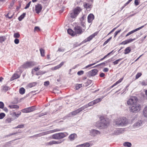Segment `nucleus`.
Returning <instances> with one entry per match:
<instances>
[{
    "mask_svg": "<svg viewBox=\"0 0 147 147\" xmlns=\"http://www.w3.org/2000/svg\"><path fill=\"white\" fill-rule=\"evenodd\" d=\"M100 121L96 123V125L98 127H106L108 126L109 123V119L107 118H104L103 117H100Z\"/></svg>",
    "mask_w": 147,
    "mask_h": 147,
    "instance_id": "obj_1",
    "label": "nucleus"
},
{
    "mask_svg": "<svg viewBox=\"0 0 147 147\" xmlns=\"http://www.w3.org/2000/svg\"><path fill=\"white\" fill-rule=\"evenodd\" d=\"M113 123L117 126H123L127 124V121L126 118L121 117L114 120Z\"/></svg>",
    "mask_w": 147,
    "mask_h": 147,
    "instance_id": "obj_2",
    "label": "nucleus"
},
{
    "mask_svg": "<svg viewBox=\"0 0 147 147\" xmlns=\"http://www.w3.org/2000/svg\"><path fill=\"white\" fill-rule=\"evenodd\" d=\"M68 134L66 132L56 133L52 135L53 139L59 140L63 138L68 136Z\"/></svg>",
    "mask_w": 147,
    "mask_h": 147,
    "instance_id": "obj_3",
    "label": "nucleus"
},
{
    "mask_svg": "<svg viewBox=\"0 0 147 147\" xmlns=\"http://www.w3.org/2000/svg\"><path fill=\"white\" fill-rule=\"evenodd\" d=\"M141 106L138 104H136L129 108L130 111L134 113L139 112L141 110Z\"/></svg>",
    "mask_w": 147,
    "mask_h": 147,
    "instance_id": "obj_4",
    "label": "nucleus"
},
{
    "mask_svg": "<svg viewBox=\"0 0 147 147\" xmlns=\"http://www.w3.org/2000/svg\"><path fill=\"white\" fill-rule=\"evenodd\" d=\"M61 130L60 129H54L53 130H50L47 131H46L45 132H43L38 134H37L36 135H35L34 136L36 137H40L42 136H43L45 135H47L49 134H51L53 133H54L56 132L60 131H61Z\"/></svg>",
    "mask_w": 147,
    "mask_h": 147,
    "instance_id": "obj_5",
    "label": "nucleus"
},
{
    "mask_svg": "<svg viewBox=\"0 0 147 147\" xmlns=\"http://www.w3.org/2000/svg\"><path fill=\"white\" fill-rule=\"evenodd\" d=\"M36 62L34 61H27L23 64L22 67L24 68H26L32 67L36 65Z\"/></svg>",
    "mask_w": 147,
    "mask_h": 147,
    "instance_id": "obj_6",
    "label": "nucleus"
},
{
    "mask_svg": "<svg viewBox=\"0 0 147 147\" xmlns=\"http://www.w3.org/2000/svg\"><path fill=\"white\" fill-rule=\"evenodd\" d=\"M137 101V98L136 97H132L128 100L127 101V103L128 105L133 106L136 104V103Z\"/></svg>",
    "mask_w": 147,
    "mask_h": 147,
    "instance_id": "obj_7",
    "label": "nucleus"
},
{
    "mask_svg": "<svg viewBox=\"0 0 147 147\" xmlns=\"http://www.w3.org/2000/svg\"><path fill=\"white\" fill-rule=\"evenodd\" d=\"M74 30L76 34H81L84 31L85 28L84 27V28L82 29L80 26H77L74 27Z\"/></svg>",
    "mask_w": 147,
    "mask_h": 147,
    "instance_id": "obj_8",
    "label": "nucleus"
},
{
    "mask_svg": "<svg viewBox=\"0 0 147 147\" xmlns=\"http://www.w3.org/2000/svg\"><path fill=\"white\" fill-rule=\"evenodd\" d=\"M35 106H33L23 109L22 110V111L23 113H29L35 110Z\"/></svg>",
    "mask_w": 147,
    "mask_h": 147,
    "instance_id": "obj_9",
    "label": "nucleus"
},
{
    "mask_svg": "<svg viewBox=\"0 0 147 147\" xmlns=\"http://www.w3.org/2000/svg\"><path fill=\"white\" fill-rule=\"evenodd\" d=\"M84 110V108L82 107L76 110L71 112L69 114L70 116H75L77 115V114L79 113L80 112Z\"/></svg>",
    "mask_w": 147,
    "mask_h": 147,
    "instance_id": "obj_10",
    "label": "nucleus"
},
{
    "mask_svg": "<svg viewBox=\"0 0 147 147\" xmlns=\"http://www.w3.org/2000/svg\"><path fill=\"white\" fill-rule=\"evenodd\" d=\"M98 72V70L96 69H94L88 72V75L90 76H94L96 75Z\"/></svg>",
    "mask_w": 147,
    "mask_h": 147,
    "instance_id": "obj_11",
    "label": "nucleus"
},
{
    "mask_svg": "<svg viewBox=\"0 0 147 147\" xmlns=\"http://www.w3.org/2000/svg\"><path fill=\"white\" fill-rule=\"evenodd\" d=\"M123 130L122 128L116 129L114 131L113 134L115 135H118L123 133Z\"/></svg>",
    "mask_w": 147,
    "mask_h": 147,
    "instance_id": "obj_12",
    "label": "nucleus"
},
{
    "mask_svg": "<svg viewBox=\"0 0 147 147\" xmlns=\"http://www.w3.org/2000/svg\"><path fill=\"white\" fill-rule=\"evenodd\" d=\"M100 133L99 131L95 129H92L90 131V134L91 136H95L100 134Z\"/></svg>",
    "mask_w": 147,
    "mask_h": 147,
    "instance_id": "obj_13",
    "label": "nucleus"
},
{
    "mask_svg": "<svg viewBox=\"0 0 147 147\" xmlns=\"http://www.w3.org/2000/svg\"><path fill=\"white\" fill-rule=\"evenodd\" d=\"M42 9V7L41 5L38 4L36 5L35 10L37 13H39L41 12Z\"/></svg>",
    "mask_w": 147,
    "mask_h": 147,
    "instance_id": "obj_14",
    "label": "nucleus"
},
{
    "mask_svg": "<svg viewBox=\"0 0 147 147\" xmlns=\"http://www.w3.org/2000/svg\"><path fill=\"white\" fill-rule=\"evenodd\" d=\"M135 40L136 38L129 39L122 42L120 44L125 45L126 44L132 42L133 41Z\"/></svg>",
    "mask_w": 147,
    "mask_h": 147,
    "instance_id": "obj_15",
    "label": "nucleus"
},
{
    "mask_svg": "<svg viewBox=\"0 0 147 147\" xmlns=\"http://www.w3.org/2000/svg\"><path fill=\"white\" fill-rule=\"evenodd\" d=\"M144 26H141V27H140L139 28H138L135 29H134L133 30H132L131 31L129 32L125 36V37H127V36H129L130 34H132V33L137 31L138 30H139L141 29L142 28H143Z\"/></svg>",
    "mask_w": 147,
    "mask_h": 147,
    "instance_id": "obj_16",
    "label": "nucleus"
},
{
    "mask_svg": "<svg viewBox=\"0 0 147 147\" xmlns=\"http://www.w3.org/2000/svg\"><path fill=\"white\" fill-rule=\"evenodd\" d=\"M94 16L92 13L89 14L88 16V23H91L94 19Z\"/></svg>",
    "mask_w": 147,
    "mask_h": 147,
    "instance_id": "obj_17",
    "label": "nucleus"
},
{
    "mask_svg": "<svg viewBox=\"0 0 147 147\" xmlns=\"http://www.w3.org/2000/svg\"><path fill=\"white\" fill-rule=\"evenodd\" d=\"M84 8L89 11L90 10L92 7V5L88 3H84Z\"/></svg>",
    "mask_w": 147,
    "mask_h": 147,
    "instance_id": "obj_18",
    "label": "nucleus"
},
{
    "mask_svg": "<svg viewBox=\"0 0 147 147\" xmlns=\"http://www.w3.org/2000/svg\"><path fill=\"white\" fill-rule=\"evenodd\" d=\"M61 143V142L58 141H56L55 140H52L49 142L47 143V145H51L53 144H59Z\"/></svg>",
    "mask_w": 147,
    "mask_h": 147,
    "instance_id": "obj_19",
    "label": "nucleus"
},
{
    "mask_svg": "<svg viewBox=\"0 0 147 147\" xmlns=\"http://www.w3.org/2000/svg\"><path fill=\"white\" fill-rule=\"evenodd\" d=\"M81 10L82 9L80 7H77L73 10V11L74 13L77 16Z\"/></svg>",
    "mask_w": 147,
    "mask_h": 147,
    "instance_id": "obj_20",
    "label": "nucleus"
},
{
    "mask_svg": "<svg viewBox=\"0 0 147 147\" xmlns=\"http://www.w3.org/2000/svg\"><path fill=\"white\" fill-rule=\"evenodd\" d=\"M20 77V75L17 74H14L11 78L10 80L11 81H13L15 79H17L19 78Z\"/></svg>",
    "mask_w": 147,
    "mask_h": 147,
    "instance_id": "obj_21",
    "label": "nucleus"
},
{
    "mask_svg": "<svg viewBox=\"0 0 147 147\" xmlns=\"http://www.w3.org/2000/svg\"><path fill=\"white\" fill-rule=\"evenodd\" d=\"M93 101L90 102H89L88 104L85 105L84 106H82L83 108H84V110L85 109L89 107L92 106L93 105H94V102H93Z\"/></svg>",
    "mask_w": 147,
    "mask_h": 147,
    "instance_id": "obj_22",
    "label": "nucleus"
},
{
    "mask_svg": "<svg viewBox=\"0 0 147 147\" xmlns=\"http://www.w3.org/2000/svg\"><path fill=\"white\" fill-rule=\"evenodd\" d=\"M97 35V33H94L93 34L88 37L86 39V41H89L91 40H92L93 38L95 36Z\"/></svg>",
    "mask_w": 147,
    "mask_h": 147,
    "instance_id": "obj_23",
    "label": "nucleus"
},
{
    "mask_svg": "<svg viewBox=\"0 0 147 147\" xmlns=\"http://www.w3.org/2000/svg\"><path fill=\"white\" fill-rule=\"evenodd\" d=\"M105 97V96H102L100 98H97L95 100H93V102L94 104V105H95L97 103H98L99 102H100Z\"/></svg>",
    "mask_w": 147,
    "mask_h": 147,
    "instance_id": "obj_24",
    "label": "nucleus"
},
{
    "mask_svg": "<svg viewBox=\"0 0 147 147\" xmlns=\"http://www.w3.org/2000/svg\"><path fill=\"white\" fill-rule=\"evenodd\" d=\"M67 31L68 33L72 36L76 35V33H75V32H74L71 29H68Z\"/></svg>",
    "mask_w": 147,
    "mask_h": 147,
    "instance_id": "obj_25",
    "label": "nucleus"
},
{
    "mask_svg": "<svg viewBox=\"0 0 147 147\" xmlns=\"http://www.w3.org/2000/svg\"><path fill=\"white\" fill-rule=\"evenodd\" d=\"M1 88L2 91L4 92H6V91L8 90L9 89V88L8 87L5 85L2 86Z\"/></svg>",
    "mask_w": 147,
    "mask_h": 147,
    "instance_id": "obj_26",
    "label": "nucleus"
},
{
    "mask_svg": "<svg viewBox=\"0 0 147 147\" xmlns=\"http://www.w3.org/2000/svg\"><path fill=\"white\" fill-rule=\"evenodd\" d=\"M123 78H120V79H119L118 81H117L115 83H114L112 86H111V87H110V88H113V87L116 86L119 83L121 82L123 80Z\"/></svg>",
    "mask_w": 147,
    "mask_h": 147,
    "instance_id": "obj_27",
    "label": "nucleus"
},
{
    "mask_svg": "<svg viewBox=\"0 0 147 147\" xmlns=\"http://www.w3.org/2000/svg\"><path fill=\"white\" fill-rule=\"evenodd\" d=\"M77 136L75 134H71L69 136V138L70 140H74Z\"/></svg>",
    "mask_w": 147,
    "mask_h": 147,
    "instance_id": "obj_28",
    "label": "nucleus"
},
{
    "mask_svg": "<svg viewBox=\"0 0 147 147\" xmlns=\"http://www.w3.org/2000/svg\"><path fill=\"white\" fill-rule=\"evenodd\" d=\"M90 146V144L88 143H86L83 144L79 145L77 147H89Z\"/></svg>",
    "mask_w": 147,
    "mask_h": 147,
    "instance_id": "obj_29",
    "label": "nucleus"
},
{
    "mask_svg": "<svg viewBox=\"0 0 147 147\" xmlns=\"http://www.w3.org/2000/svg\"><path fill=\"white\" fill-rule=\"evenodd\" d=\"M131 51V47H127L124 50V54H127L129 53Z\"/></svg>",
    "mask_w": 147,
    "mask_h": 147,
    "instance_id": "obj_30",
    "label": "nucleus"
},
{
    "mask_svg": "<svg viewBox=\"0 0 147 147\" xmlns=\"http://www.w3.org/2000/svg\"><path fill=\"white\" fill-rule=\"evenodd\" d=\"M143 114L145 117H147V106L144 107L143 110Z\"/></svg>",
    "mask_w": 147,
    "mask_h": 147,
    "instance_id": "obj_31",
    "label": "nucleus"
},
{
    "mask_svg": "<svg viewBox=\"0 0 147 147\" xmlns=\"http://www.w3.org/2000/svg\"><path fill=\"white\" fill-rule=\"evenodd\" d=\"M142 125V123L141 121H138L135 124L134 126L136 127H138Z\"/></svg>",
    "mask_w": 147,
    "mask_h": 147,
    "instance_id": "obj_32",
    "label": "nucleus"
},
{
    "mask_svg": "<svg viewBox=\"0 0 147 147\" xmlns=\"http://www.w3.org/2000/svg\"><path fill=\"white\" fill-rule=\"evenodd\" d=\"M8 107H9L10 109H18L19 108V107L17 105H10L8 106Z\"/></svg>",
    "mask_w": 147,
    "mask_h": 147,
    "instance_id": "obj_33",
    "label": "nucleus"
},
{
    "mask_svg": "<svg viewBox=\"0 0 147 147\" xmlns=\"http://www.w3.org/2000/svg\"><path fill=\"white\" fill-rule=\"evenodd\" d=\"M64 63V62H61L60 64L57 65V66H55L54 67L55 69H59L60 67H61L63 64Z\"/></svg>",
    "mask_w": 147,
    "mask_h": 147,
    "instance_id": "obj_34",
    "label": "nucleus"
},
{
    "mask_svg": "<svg viewBox=\"0 0 147 147\" xmlns=\"http://www.w3.org/2000/svg\"><path fill=\"white\" fill-rule=\"evenodd\" d=\"M123 145L124 146L127 147H131V143L128 142H124L123 143Z\"/></svg>",
    "mask_w": 147,
    "mask_h": 147,
    "instance_id": "obj_35",
    "label": "nucleus"
},
{
    "mask_svg": "<svg viewBox=\"0 0 147 147\" xmlns=\"http://www.w3.org/2000/svg\"><path fill=\"white\" fill-rule=\"evenodd\" d=\"M39 50L41 56L42 57H44L45 55V50L42 48L40 49Z\"/></svg>",
    "mask_w": 147,
    "mask_h": 147,
    "instance_id": "obj_36",
    "label": "nucleus"
},
{
    "mask_svg": "<svg viewBox=\"0 0 147 147\" xmlns=\"http://www.w3.org/2000/svg\"><path fill=\"white\" fill-rule=\"evenodd\" d=\"M20 93L21 94H23L25 92V89L23 87H22L19 90Z\"/></svg>",
    "mask_w": 147,
    "mask_h": 147,
    "instance_id": "obj_37",
    "label": "nucleus"
},
{
    "mask_svg": "<svg viewBox=\"0 0 147 147\" xmlns=\"http://www.w3.org/2000/svg\"><path fill=\"white\" fill-rule=\"evenodd\" d=\"M36 84V83L35 82H33L29 84L28 85V87L30 88H31L33 86H35Z\"/></svg>",
    "mask_w": 147,
    "mask_h": 147,
    "instance_id": "obj_38",
    "label": "nucleus"
},
{
    "mask_svg": "<svg viewBox=\"0 0 147 147\" xmlns=\"http://www.w3.org/2000/svg\"><path fill=\"white\" fill-rule=\"evenodd\" d=\"M13 37L16 38H19L20 36V35L18 32H16L13 34Z\"/></svg>",
    "mask_w": 147,
    "mask_h": 147,
    "instance_id": "obj_39",
    "label": "nucleus"
},
{
    "mask_svg": "<svg viewBox=\"0 0 147 147\" xmlns=\"http://www.w3.org/2000/svg\"><path fill=\"white\" fill-rule=\"evenodd\" d=\"M26 15V13H23L22 15H21L18 18V19L20 21H21L25 17Z\"/></svg>",
    "mask_w": 147,
    "mask_h": 147,
    "instance_id": "obj_40",
    "label": "nucleus"
},
{
    "mask_svg": "<svg viewBox=\"0 0 147 147\" xmlns=\"http://www.w3.org/2000/svg\"><path fill=\"white\" fill-rule=\"evenodd\" d=\"M77 16V15L75 13H74V11L73 12L71 13L70 14V17L71 18H75Z\"/></svg>",
    "mask_w": 147,
    "mask_h": 147,
    "instance_id": "obj_41",
    "label": "nucleus"
},
{
    "mask_svg": "<svg viewBox=\"0 0 147 147\" xmlns=\"http://www.w3.org/2000/svg\"><path fill=\"white\" fill-rule=\"evenodd\" d=\"M122 59H118L115 61L113 62V63L114 65H116L118 64L119 62L121 61Z\"/></svg>",
    "mask_w": 147,
    "mask_h": 147,
    "instance_id": "obj_42",
    "label": "nucleus"
},
{
    "mask_svg": "<svg viewBox=\"0 0 147 147\" xmlns=\"http://www.w3.org/2000/svg\"><path fill=\"white\" fill-rule=\"evenodd\" d=\"M12 121V119L10 118H7L5 120V122L6 123H10Z\"/></svg>",
    "mask_w": 147,
    "mask_h": 147,
    "instance_id": "obj_43",
    "label": "nucleus"
},
{
    "mask_svg": "<svg viewBox=\"0 0 147 147\" xmlns=\"http://www.w3.org/2000/svg\"><path fill=\"white\" fill-rule=\"evenodd\" d=\"M112 38V37H111L108 39L107 40L105 41L103 43V46H105L111 40Z\"/></svg>",
    "mask_w": 147,
    "mask_h": 147,
    "instance_id": "obj_44",
    "label": "nucleus"
},
{
    "mask_svg": "<svg viewBox=\"0 0 147 147\" xmlns=\"http://www.w3.org/2000/svg\"><path fill=\"white\" fill-rule=\"evenodd\" d=\"M142 75L141 73H138L136 76V79H137L140 77Z\"/></svg>",
    "mask_w": 147,
    "mask_h": 147,
    "instance_id": "obj_45",
    "label": "nucleus"
},
{
    "mask_svg": "<svg viewBox=\"0 0 147 147\" xmlns=\"http://www.w3.org/2000/svg\"><path fill=\"white\" fill-rule=\"evenodd\" d=\"M82 86V84H77L76 86V89L77 90L79 89Z\"/></svg>",
    "mask_w": 147,
    "mask_h": 147,
    "instance_id": "obj_46",
    "label": "nucleus"
},
{
    "mask_svg": "<svg viewBox=\"0 0 147 147\" xmlns=\"http://www.w3.org/2000/svg\"><path fill=\"white\" fill-rule=\"evenodd\" d=\"M24 127V125L23 124L18 125L17 126L14 127V129H17L18 128H22Z\"/></svg>",
    "mask_w": 147,
    "mask_h": 147,
    "instance_id": "obj_47",
    "label": "nucleus"
},
{
    "mask_svg": "<svg viewBox=\"0 0 147 147\" xmlns=\"http://www.w3.org/2000/svg\"><path fill=\"white\" fill-rule=\"evenodd\" d=\"M5 116V114L4 113H1L0 114V119H3Z\"/></svg>",
    "mask_w": 147,
    "mask_h": 147,
    "instance_id": "obj_48",
    "label": "nucleus"
},
{
    "mask_svg": "<svg viewBox=\"0 0 147 147\" xmlns=\"http://www.w3.org/2000/svg\"><path fill=\"white\" fill-rule=\"evenodd\" d=\"M96 63H92V64H90V65H89L86 66V67H84V69H86V68H88L90 67H91V66L93 65H95V64Z\"/></svg>",
    "mask_w": 147,
    "mask_h": 147,
    "instance_id": "obj_49",
    "label": "nucleus"
},
{
    "mask_svg": "<svg viewBox=\"0 0 147 147\" xmlns=\"http://www.w3.org/2000/svg\"><path fill=\"white\" fill-rule=\"evenodd\" d=\"M84 72L83 71L81 70V71H78L77 72V74L79 76H80V75L83 74H84Z\"/></svg>",
    "mask_w": 147,
    "mask_h": 147,
    "instance_id": "obj_50",
    "label": "nucleus"
},
{
    "mask_svg": "<svg viewBox=\"0 0 147 147\" xmlns=\"http://www.w3.org/2000/svg\"><path fill=\"white\" fill-rule=\"evenodd\" d=\"M65 51V49L62 48H59L57 51V52H64Z\"/></svg>",
    "mask_w": 147,
    "mask_h": 147,
    "instance_id": "obj_51",
    "label": "nucleus"
},
{
    "mask_svg": "<svg viewBox=\"0 0 147 147\" xmlns=\"http://www.w3.org/2000/svg\"><path fill=\"white\" fill-rule=\"evenodd\" d=\"M31 1H30L26 5V6L24 8L26 9L28 8L31 4Z\"/></svg>",
    "mask_w": 147,
    "mask_h": 147,
    "instance_id": "obj_52",
    "label": "nucleus"
},
{
    "mask_svg": "<svg viewBox=\"0 0 147 147\" xmlns=\"http://www.w3.org/2000/svg\"><path fill=\"white\" fill-rule=\"evenodd\" d=\"M5 37L3 36L0 37V42H2L5 40Z\"/></svg>",
    "mask_w": 147,
    "mask_h": 147,
    "instance_id": "obj_53",
    "label": "nucleus"
},
{
    "mask_svg": "<svg viewBox=\"0 0 147 147\" xmlns=\"http://www.w3.org/2000/svg\"><path fill=\"white\" fill-rule=\"evenodd\" d=\"M14 4V2L13 1H12L10 4V5L9 6V8H11L13 7Z\"/></svg>",
    "mask_w": 147,
    "mask_h": 147,
    "instance_id": "obj_54",
    "label": "nucleus"
},
{
    "mask_svg": "<svg viewBox=\"0 0 147 147\" xmlns=\"http://www.w3.org/2000/svg\"><path fill=\"white\" fill-rule=\"evenodd\" d=\"M139 0H135L134 1V3L135 5L136 6H137L138 5H139Z\"/></svg>",
    "mask_w": 147,
    "mask_h": 147,
    "instance_id": "obj_55",
    "label": "nucleus"
},
{
    "mask_svg": "<svg viewBox=\"0 0 147 147\" xmlns=\"http://www.w3.org/2000/svg\"><path fill=\"white\" fill-rule=\"evenodd\" d=\"M14 42L16 44H18L19 42V39L17 38H16L14 40Z\"/></svg>",
    "mask_w": 147,
    "mask_h": 147,
    "instance_id": "obj_56",
    "label": "nucleus"
},
{
    "mask_svg": "<svg viewBox=\"0 0 147 147\" xmlns=\"http://www.w3.org/2000/svg\"><path fill=\"white\" fill-rule=\"evenodd\" d=\"M4 104L2 102H0V108L2 109L3 108Z\"/></svg>",
    "mask_w": 147,
    "mask_h": 147,
    "instance_id": "obj_57",
    "label": "nucleus"
},
{
    "mask_svg": "<svg viewBox=\"0 0 147 147\" xmlns=\"http://www.w3.org/2000/svg\"><path fill=\"white\" fill-rule=\"evenodd\" d=\"M14 114L17 117H18L21 115V112H18V113H14Z\"/></svg>",
    "mask_w": 147,
    "mask_h": 147,
    "instance_id": "obj_58",
    "label": "nucleus"
},
{
    "mask_svg": "<svg viewBox=\"0 0 147 147\" xmlns=\"http://www.w3.org/2000/svg\"><path fill=\"white\" fill-rule=\"evenodd\" d=\"M121 31V30H119L116 31L115 32V34H114V37H115Z\"/></svg>",
    "mask_w": 147,
    "mask_h": 147,
    "instance_id": "obj_59",
    "label": "nucleus"
},
{
    "mask_svg": "<svg viewBox=\"0 0 147 147\" xmlns=\"http://www.w3.org/2000/svg\"><path fill=\"white\" fill-rule=\"evenodd\" d=\"M141 84L143 86H146L147 85V82L144 81H143L142 82Z\"/></svg>",
    "mask_w": 147,
    "mask_h": 147,
    "instance_id": "obj_60",
    "label": "nucleus"
},
{
    "mask_svg": "<svg viewBox=\"0 0 147 147\" xmlns=\"http://www.w3.org/2000/svg\"><path fill=\"white\" fill-rule=\"evenodd\" d=\"M49 84V81H47L45 82L44 85L45 86H47Z\"/></svg>",
    "mask_w": 147,
    "mask_h": 147,
    "instance_id": "obj_61",
    "label": "nucleus"
},
{
    "mask_svg": "<svg viewBox=\"0 0 147 147\" xmlns=\"http://www.w3.org/2000/svg\"><path fill=\"white\" fill-rule=\"evenodd\" d=\"M34 31H38L40 30V28L38 26H36L34 28Z\"/></svg>",
    "mask_w": 147,
    "mask_h": 147,
    "instance_id": "obj_62",
    "label": "nucleus"
},
{
    "mask_svg": "<svg viewBox=\"0 0 147 147\" xmlns=\"http://www.w3.org/2000/svg\"><path fill=\"white\" fill-rule=\"evenodd\" d=\"M40 69V68H39V67H35L33 69L35 71H37L39 70Z\"/></svg>",
    "mask_w": 147,
    "mask_h": 147,
    "instance_id": "obj_63",
    "label": "nucleus"
},
{
    "mask_svg": "<svg viewBox=\"0 0 147 147\" xmlns=\"http://www.w3.org/2000/svg\"><path fill=\"white\" fill-rule=\"evenodd\" d=\"M38 72V74H39V75L43 74L45 73V72H44L42 71H39Z\"/></svg>",
    "mask_w": 147,
    "mask_h": 147,
    "instance_id": "obj_64",
    "label": "nucleus"
}]
</instances>
